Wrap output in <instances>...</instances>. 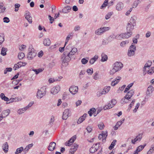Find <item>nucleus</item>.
I'll return each instance as SVG.
<instances>
[{
	"mask_svg": "<svg viewBox=\"0 0 154 154\" xmlns=\"http://www.w3.org/2000/svg\"><path fill=\"white\" fill-rule=\"evenodd\" d=\"M74 59L73 56L69 54V51H65L63 54L61 56V60L62 61L63 64H64L65 66L68 65V62L71 60V58Z\"/></svg>",
	"mask_w": 154,
	"mask_h": 154,
	"instance_id": "obj_1",
	"label": "nucleus"
},
{
	"mask_svg": "<svg viewBox=\"0 0 154 154\" xmlns=\"http://www.w3.org/2000/svg\"><path fill=\"white\" fill-rule=\"evenodd\" d=\"M46 93V88L45 87L43 86L40 89H38L37 93V97L38 98L41 99L45 95Z\"/></svg>",
	"mask_w": 154,
	"mask_h": 154,
	"instance_id": "obj_2",
	"label": "nucleus"
},
{
	"mask_svg": "<svg viewBox=\"0 0 154 154\" xmlns=\"http://www.w3.org/2000/svg\"><path fill=\"white\" fill-rule=\"evenodd\" d=\"M136 51V47L132 43L128 51V55L129 57H131L133 56L135 54V51Z\"/></svg>",
	"mask_w": 154,
	"mask_h": 154,
	"instance_id": "obj_3",
	"label": "nucleus"
},
{
	"mask_svg": "<svg viewBox=\"0 0 154 154\" xmlns=\"http://www.w3.org/2000/svg\"><path fill=\"white\" fill-rule=\"evenodd\" d=\"M29 53L28 54L27 58L29 60H31L34 58L36 55V53L34 51V49H32L29 48Z\"/></svg>",
	"mask_w": 154,
	"mask_h": 154,
	"instance_id": "obj_4",
	"label": "nucleus"
},
{
	"mask_svg": "<svg viewBox=\"0 0 154 154\" xmlns=\"http://www.w3.org/2000/svg\"><path fill=\"white\" fill-rule=\"evenodd\" d=\"M113 67L116 70L118 71L121 69L123 66V64L120 62H116L113 65Z\"/></svg>",
	"mask_w": 154,
	"mask_h": 154,
	"instance_id": "obj_5",
	"label": "nucleus"
},
{
	"mask_svg": "<svg viewBox=\"0 0 154 154\" xmlns=\"http://www.w3.org/2000/svg\"><path fill=\"white\" fill-rule=\"evenodd\" d=\"M60 87L59 85H57L56 86L53 87L51 90V93L53 94H57L60 90Z\"/></svg>",
	"mask_w": 154,
	"mask_h": 154,
	"instance_id": "obj_6",
	"label": "nucleus"
},
{
	"mask_svg": "<svg viewBox=\"0 0 154 154\" xmlns=\"http://www.w3.org/2000/svg\"><path fill=\"white\" fill-rule=\"evenodd\" d=\"M111 103L112 104V105H109V106H105L103 107L104 110H106L107 109H110L113 107L117 103V101L115 99H112L111 101Z\"/></svg>",
	"mask_w": 154,
	"mask_h": 154,
	"instance_id": "obj_7",
	"label": "nucleus"
},
{
	"mask_svg": "<svg viewBox=\"0 0 154 154\" xmlns=\"http://www.w3.org/2000/svg\"><path fill=\"white\" fill-rule=\"evenodd\" d=\"M78 88L77 86H73L69 88L70 92L72 94H75L78 91Z\"/></svg>",
	"mask_w": 154,
	"mask_h": 154,
	"instance_id": "obj_8",
	"label": "nucleus"
},
{
	"mask_svg": "<svg viewBox=\"0 0 154 154\" xmlns=\"http://www.w3.org/2000/svg\"><path fill=\"white\" fill-rule=\"evenodd\" d=\"M10 113V110L8 109L4 110L0 115V118L2 119L3 118H5L8 116Z\"/></svg>",
	"mask_w": 154,
	"mask_h": 154,
	"instance_id": "obj_9",
	"label": "nucleus"
},
{
	"mask_svg": "<svg viewBox=\"0 0 154 154\" xmlns=\"http://www.w3.org/2000/svg\"><path fill=\"white\" fill-rule=\"evenodd\" d=\"M56 145L55 143L53 142H51L48 147V149L51 151H53L55 149Z\"/></svg>",
	"mask_w": 154,
	"mask_h": 154,
	"instance_id": "obj_10",
	"label": "nucleus"
},
{
	"mask_svg": "<svg viewBox=\"0 0 154 154\" xmlns=\"http://www.w3.org/2000/svg\"><path fill=\"white\" fill-rule=\"evenodd\" d=\"M69 110L68 109H65L63 112L62 119L63 120H66L68 117L69 113Z\"/></svg>",
	"mask_w": 154,
	"mask_h": 154,
	"instance_id": "obj_11",
	"label": "nucleus"
},
{
	"mask_svg": "<svg viewBox=\"0 0 154 154\" xmlns=\"http://www.w3.org/2000/svg\"><path fill=\"white\" fill-rule=\"evenodd\" d=\"M25 65V63L20 62L15 64L14 68V70H16L18 68L21 67L22 66H24Z\"/></svg>",
	"mask_w": 154,
	"mask_h": 154,
	"instance_id": "obj_12",
	"label": "nucleus"
},
{
	"mask_svg": "<svg viewBox=\"0 0 154 154\" xmlns=\"http://www.w3.org/2000/svg\"><path fill=\"white\" fill-rule=\"evenodd\" d=\"M154 91L153 87L152 85H150L149 86L146 92V94L147 95H149L151 94L153 91Z\"/></svg>",
	"mask_w": 154,
	"mask_h": 154,
	"instance_id": "obj_13",
	"label": "nucleus"
},
{
	"mask_svg": "<svg viewBox=\"0 0 154 154\" xmlns=\"http://www.w3.org/2000/svg\"><path fill=\"white\" fill-rule=\"evenodd\" d=\"M146 144L144 145H140L137 147L136 150L134 152L133 154H138V153L141 151L145 146Z\"/></svg>",
	"mask_w": 154,
	"mask_h": 154,
	"instance_id": "obj_14",
	"label": "nucleus"
},
{
	"mask_svg": "<svg viewBox=\"0 0 154 154\" xmlns=\"http://www.w3.org/2000/svg\"><path fill=\"white\" fill-rule=\"evenodd\" d=\"M134 25L128 23L126 27L127 31L130 32H132V30L134 29Z\"/></svg>",
	"mask_w": 154,
	"mask_h": 154,
	"instance_id": "obj_15",
	"label": "nucleus"
},
{
	"mask_svg": "<svg viewBox=\"0 0 154 154\" xmlns=\"http://www.w3.org/2000/svg\"><path fill=\"white\" fill-rule=\"evenodd\" d=\"M71 7L69 6H66L64 7L62 10V11H60V12H62L64 13H67L69 12V10L71 9Z\"/></svg>",
	"mask_w": 154,
	"mask_h": 154,
	"instance_id": "obj_16",
	"label": "nucleus"
},
{
	"mask_svg": "<svg viewBox=\"0 0 154 154\" xmlns=\"http://www.w3.org/2000/svg\"><path fill=\"white\" fill-rule=\"evenodd\" d=\"M87 114L86 113L84 114L83 115L80 117L77 123L80 124L82 122L85 120L86 116Z\"/></svg>",
	"mask_w": 154,
	"mask_h": 154,
	"instance_id": "obj_17",
	"label": "nucleus"
},
{
	"mask_svg": "<svg viewBox=\"0 0 154 154\" xmlns=\"http://www.w3.org/2000/svg\"><path fill=\"white\" fill-rule=\"evenodd\" d=\"M134 90L132 89L128 92L127 93L126 95V96H127L129 99H130L131 97L134 94Z\"/></svg>",
	"mask_w": 154,
	"mask_h": 154,
	"instance_id": "obj_18",
	"label": "nucleus"
},
{
	"mask_svg": "<svg viewBox=\"0 0 154 154\" xmlns=\"http://www.w3.org/2000/svg\"><path fill=\"white\" fill-rule=\"evenodd\" d=\"M124 34L123 37H124V38H128L130 37L131 35L132 34V32L131 31H127L126 32L123 33Z\"/></svg>",
	"mask_w": 154,
	"mask_h": 154,
	"instance_id": "obj_19",
	"label": "nucleus"
},
{
	"mask_svg": "<svg viewBox=\"0 0 154 154\" xmlns=\"http://www.w3.org/2000/svg\"><path fill=\"white\" fill-rule=\"evenodd\" d=\"M123 4L122 2H119L116 6V9L118 11H120L123 8Z\"/></svg>",
	"mask_w": 154,
	"mask_h": 154,
	"instance_id": "obj_20",
	"label": "nucleus"
},
{
	"mask_svg": "<svg viewBox=\"0 0 154 154\" xmlns=\"http://www.w3.org/2000/svg\"><path fill=\"white\" fill-rule=\"evenodd\" d=\"M43 44L45 46H49L51 44V41L49 38H45L44 40Z\"/></svg>",
	"mask_w": 154,
	"mask_h": 154,
	"instance_id": "obj_21",
	"label": "nucleus"
},
{
	"mask_svg": "<svg viewBox=\"0 0 154 154\" xmlns=\"http://www.w3.org/2000/svg\"><path fill=\"white\" fill-rule=\"evenodd\" d=\"M2 149L5 152H7L8 151V146L7 142H6L2 146Z\"/></svg>",
	"mask_w": 154,
	"mask_h": 154,
	"instance_id": "obj_22",
	"label": "nucleus"
},
{
	"mask_svg": "<svg viewBox=\"0 0 154 154\" xmlns=\"http://www.w3.org/2000/svg\"><path fill=\"white\" fill-rule=\"evenodd\" d=\"M33 145V144L32 143L29 144L27 145L23 151V152L24 153L23 154H25L26 152L28 151L29 149L32 147Z\"/></svg>",
	"mask_w": 154,
	"mask_h": 154,
	"instance_id": "obj_23",
	"label": "nucleus"
},
{
	"mask_svg": "<svg viewBox=\"0 0 154 154\" xmlns=\"http://www.w3.org/2000/svg\"><path fill=\"white\" fill-rule=\"evenodd\" d=\"M102 59L101 60V61L102 62H104L106 61L108 59V57L107 55H106L105 53H102L101 54Z\"/></svg>",
	"mask_w": 154,
	"mask_h": 154,
	"instance_id": "obj_24",
	"label": "nucleus"
},
{
	"mask_svg": "<svg viewBox=\"0 0 154 154\" xmlns=\"http://www.w3.org/2000/svg\"><path fill=\"white\" fill-rule=\"evenodd\" d=\"M124 34L123 33H121L120 34H118L115 36V38L116 39L118 40H121L122 39L124 38V37H123Z\"/></svg>",
	"mask_w": 154,
	"mask_h": 154,
	"instance_id": "obj_25",
	"label": "nucleus"
},
{
	"mask_svg": "<svg viewBox=\"0 0 154 154\" xmlns=\"http://www.w3.org/2000/svg\"><path fill=\"white\" fill-rule=\"evenodd\" d=\"M103 33V30H102L101 27L97 29L95 32V34L97 35H100L101 34Z\"/></svg>",
	"mask_w": 154,
	"mask_h": 154,
	"instance_id": "obj_26",
	"label": "nucleus"
},
{
	"mask_svg": "<svg viewBox=\"0 0 154 154\" xmlns=\"http://www.w3.org/2000/svg\"><path fill=\"white\" fill-rule=\"evenodd\" d=\"M136 19V17L135 16H133L132 17L130 21H129L128 23H130L132 24H134V25H135L136 21H135V19Z\"/></svg>",
	"mask_w": 154,
	"mask_h": 154,
	"instance_id": "obj_27",
	"label": "nucleus"
},
{
	"mask_svg": "<svg viewBox=\"0 0 154 154\" xmlns=\"http://www.w3.org/2000/svg\"><path fill=\"white\" fill-rule=\"evenodd\" d=\"M77 51V50L76 48H73L70 51H69V54H70L73 56L75 54Z\"/></svg>",
	"mask_w": 154,
	"mask_h": 154,
	"instance_id": "obj_28",
	"label": "nucleus"
},
{
	"mask_svg": "<svg viewBox=\"0 0 154 154\" xmlns=\"http://www.w3.org/2000/svg\"><path fill=\"white\" fill-rule=\"evenodd\" d=\"M7 51V48H2L1 50V54L3 56H5L6 54V52Z\"/></svg>",
	"mask_w": 154,
	"mask_h": 154,
	"instance_id": "obj_29",
	"label": "nucleus"
},
{
	"mask_svg": "<svg viewBox=\"0 0 154 154\" xmlns=\"http://www.w3.org/2000/svg\"><path fill=\"white\" fill-rule=\"evenodd\" d=\"M23 150L24 149L23 147H21L20 148H17V149L16 151L15 152V154H18L21 152L22 151L23 152Z\"/></svg>",
	"mask_w": 154,
	"mask_h": 154,
	"instance_id": "obj_30",
	"label": "nucleus"
},
{
	"mask_svg": "<svg viewBox=\"0 0 154 154\" xmlns=\"http://www.w3.org/2000/svg\"><path fill=\"white\" fill-rule=\"evenodd\" d=\"M108 1L109 0H105L103 3L100 7L101 9H102L103 8L106 7L109 4Z\"/></svg>",
	"mask_w": 154,
	"mask_h": 154,
	"instance_id": "obj_31",
	"label": "nucleus"
},
{
	"mask_svg": "<svg viewBox=\"0 0 154 154\" xmlns=\"http://www.w3.org/2000/svg\"><path fill=\"white\" fill-rule=\"evenodd\" d=\"M129 99H129L127 96L125 95V97L122 99L121 101L125 103H128Z\"/></svg>",
	"mask_w": 154,
	"mask_h": 154,
	"instance_id": "obj_32",
	"label": "nucleus"
},
{
	"mask_svg": "<svg viewBox=\"0 0 154 154\" xmlns=\"http://www.w3.org/2000/svg\"><path fill=\"white\" fill-rule=\"evenodd\" d=\"M4 34L0 33V45H1L5 40Z\"/></svg>",
	"mask_w": 154,
	"mask_h": 154,
	"instance_id": "obj_33",
	"label": "nucleus"
},
{
	"mask_svg": "<svg viewBox=\"0 0 154 154\" xmlns=\"http://www.w3.org/2000/svg\"><path fill=\"white\" fill-rule=\"evenodd\" d=\"M116 142V140H114L112 142L110 145L109 147V149L110 150L112 149L114 146L115 145V143Z\"/></svg>",
	"mask_w": 154,
	"mask_h": 154,
	"instance_id": "obj_34",
	"label": "nucleus"
},
{
	"mask_svg": "<svg viewBox=\"0 0 154 154\" xmlns=\"http://www.w3.org/2000/svg\"><path fill=\"white\" fill-rule=\"evenodd\" d=\"M133 83H132L129 84L127 86V87L125 88V90L124 91V92L126 93L127 92V91H128L129 90L130 88H131L133 86Z\"/></svg>",
	"mask_w": 154,
	"mask_h": 154,
	"instance_id": "obj_35",
	"label": "nucleus"
},
{
	"mask_svg": "<svg viewBox=\"0 0 154 154\" xmlns=\"http://www.w3.org/2000/svg\"><path fill=\"white\" fill-rule=\"evenodd\" d=\"M97 149L94 146H92L90 149V152L91 153H94L97 150Z\"/></svg>",
	"mask_w": 154,
	"mask_h": 154,
	"instance_id": "obj_36",
	"label": "nucleus"
},
{
	"mask_svg": "<svg viewBox=\"0 0 154 154\" xmlns=\"http://www.w3.org/2000/svg\"><path fill=\"white\" fill-rule=\"evenodd\" d=\"M26 109L25 108H23L22 109H19L17 111L18 113L19 114H21L23 113L26 110Z\"/></svg>",
	"mask_w": 154,
	"mask_h": 154,
	"instance_id": "obj_37",
	"label": "nucleus"
},
{
	"mask_svg": "<svg viewBox=\"0 0 154 154\" xmlns=\"http://www.w3.org/2000/svg\"><path fill=\"white\" fill-rule=\"evenodd\" d=\"M25 56V54L22 52H20L19 53L18 57L19 59H23Z\"/></svg>",
	"mask_w": 154,
	"mask_h": 154,
	"instance_id": "obj_38",
	"label": "nucleus"
},
{
	"mask_svg": "<svg viewBox=\"0 0 154 154\" xmlns=\"http://www.w3.org/2000/svg\"><path fill=\"white\" fill-rule=\"evenodd\" d=\"M78 147V145L76 143H74L73 144V146H72V148L70 149L73 150V151H76Z\"/></svg>",
	"mask_w": 154,
	"mask_h": 154,
	"instance_id": "obj_39",
	"label": "nucleus"
},
{
	"mask_svg": "<svg viewBox=\"0 0 154 154\" xmlns=\"http://www.w3.org/2000/svg\"><path fill=\"white\" fill-rule=\"evenodd\" d=\"M115 38V36L112 35H110L107 39V40L108 41V42H111L112 40Z\"/></svg>",
	"mask_w": 154,
	"mask_h": 154,
	"instance_id": "obj_40",
	"label": "nucleus"
},
{
	"mask_svg": "<svg viewBox=\"0 0 154 154\" xmlns=\"http://www.w3.org/2000/svg\"><path fill=\"white\" fill-rule=\"evenodd\" d=\"M140 1L139 0H137L136 1H135L133 5V7L132 8H136L137 5L139 4V3L140 2Z\"/></svg>",
	"mask_w": 154,
	"mask_h": 154,
	"instance_id": "obj_41",
	"label": "nucleus"
},
{
	"mask_svg": "<svg viewBox=\"0 0 154 154\" xmlns=\"http://www.w3.org/2000/svg\"><path fill=\"white\" fill-rule=\"evenodd\" d=\"M112 14H113V12H109V13H108L105 16V18L106 20L108 19H109V18H110L111 17V16Z\"/></svg>",
	"mask_w": 154,
	"mask_h": 154,
	"instance_id": "obj_42",
	"label": "nucleus"
},
{
	"mask_svg": "<svg viewBox=\"0 0 154 154\" xmlns=\"http://www.w3.org/2000/svg\"><path fill=\"white\" fill-rule=\"evenodd\" d=\"M76 138V137L75 136H73L72 137L71 139H70L69 140L68 142L70 143H72L74 142Z\"/></svg>",
	"mask_w": 154,
	"mask_h": 154,
	"instance_id": "obj_43",
	"label": "nucleus"
},
{
	"mask_svg": "<svg viewBox=\"0 0 154 154\" xmlns=\"http://www.w3.org/2000/svg\"><path fill=\"white\" fill-rule=\"evenodd\" d=\"M25 18L27 20L29 23H31L32 22V17L30 15L28 17H25Z\"/></svg>",
	"mask_w": 154,
	"mask_h": 154,
	"instance_id": "obj_44",
	"label": "nucleus"
},
{
	"mask_svg": "<svg viewBox=\"0 0 154 154\" xmlns=\"http://www.w3.org/2000/svg\"><path fill=\"white\" fill-rule=\"evenodd\" d=\"M102 135H103V137L104 138V139L106 140V138L107 136V131H102V133L101 134Z\"/></svg>",
	"mask_w": 154,
	"mask_h": 154,
	"instance_id": "obj_45",
	"label": "nucleus"
},
{
	"mask_svg": "<svg viewBox=\"0 0 154 154\" xmlns=\"http://www.w3.org/2000/svg\"><path fill=\"white\" fill-rule=\"evenodd\" d=\"M99 128L100 130H102L103 129L104 127V125L103 123L100 122L98 125Z\"/></svg>",
	"mask_w": 154,
	"mask_h": 154,
	"instance_id": "obj_46",
	"label": "nucleus"
},
{
	"mask_svg": "<svg viewBox=\"0 0 154 154\" xmlns=\"http://www.w3.org/2000/svg\"><path fill=\"white\" fill-rule=\"evenodd\" d=\"M12 70V69L11 68H6L4 70V73L5 74H7L8 72H11Z\"/></svg>",
	"mask_w": 154,
	"mask_h": 154,
	"instance_id": "obj_47",
	"label": "nucleus"
},
{
	"mask_svg": "<svg viewBox=\"0 0 154 154\" xmlns=\"http://www.w3.org/2000/svg\"><path fill=\"white\" fill-rule=\"evenodd\" d=\"M147 73L149 74H152L154 72V67H152L148 71Z\"/></svg>",
	"mask_w": 154,
	"mask_h": 154,
	"instance_id": "obj_48",
	"label": "nucleus"
},
{
	"mask_svg": "<svg viewBox=\"0 0 154 154\" xmlns=\"http://www.w3.org/2000/svg\"><path fill=\"white\" fill-rule=\"evenodd\" d=\"M86 72L89 75H92L93 73V69L91 68L90 69H88L86 71Z\"/></svg>",
	"mask_w": 154,
	"mask_h": 154,
	"instance_id": "obj_49",
	"label": "nucleus"
},
{
	"mask_svg": "<svg viewBox=\"0 0 154 154\" xmlns=\"http://www.w3.org/2000/svg\"><path fill=\"white\" fill-rule=\"evenodd\" d=\"M101 28L103 30V33L106 31L109 30L110 29V27H101Z\"/></svg>",
	"mask_w": 154,
	"mask_h": 154,
	"instance_id": "obj_50",
	"label": "nucleus"
},
{
	"mask_svg": "<svg viewBox=\"0 0 154 154\" xmlns=\"http://www.w3.org/2000/svg\"><path fill=\"white\" fill-rule=\"evenodd\" d=\"M10 102L9 103H12L13 102H17L19 101L18 99L17 98H11L10 99Z\"/></svg>",
	"mask_w": 154,
	"mask_h": 154,
	"instance_id": "obj_51",
	"label": "nucleus"
},
{
	"mask_svg": "<svg viewBox=\"0 0 154 154\" xmlns=\"http://www.w3.org/2000/svg\"><path fill=\"white\" fill-rule=\"evenodd\" d=\"M98 72H96L94 74V79L95 80H97V79H100V77L98 76Z\"/></svg>",
	"mask_w": 154,
	"mask_h": 154,
	"instance_id": "obj_52",
	"label": "nucleus"
},
{
	"mask_svg": "<svg viewBox=\"0 0 154 154\" xmlns=\"http://www.w3.org/2000/svg\"><path fill=\"white\" fill-rule=\"evenodd\" d=\"M128 41H123L121 43L120 45L121 47H124L125 46L126 44H128Z\"/></svg>",
	"mask_w": 154,
	"mask_h": 154,
	"instance_id": "obj_53",
	"label": "nucleus"
},
{
	"mask_svg": "<svg viewBox=\"0 0 154 154\" xmlns=\"http://www.w3.org/2000/svg\"><path fill=\"white\" fill-rule=\"evenodd\" d=\"M118 71L117 70H116V69H115L114 67L110 71L109 73L110 75H113L116 72Z\"/></svg>",
	"mask_w": 154,
	"mask_h": 154,
	"instance_id": "obj_54",
	"label": "nucleus"
},
{
	"mask_svg": "<svg viewBox=\"0 0 154 154\" xmlns=\"http://www.w3.org/2000/svg\"><path fill=\"white\" fill-rule=\"evenodd\" d=\"M10 20L9 18L7 17H5L3 18V21L5 23H8Z\"/></svg>",
	"mask_w": 154,
	"mask_h": 154,
	"instance_id": "obj_55",
	"label": "nucleus"
},
{
	"mask_svg": "<svg viewBox=\"0 0 154 154\" xmlns=\"http://www.w3.org/2000/svg\"><path fill=\"white\" fill-rule=\"evenodd\" d=\"M34 103L33 101H32L30 103H29V104L27 105V106L25 107L26 110L27 109L31 107L34 104Z\"/></svg>",
	"mask_w": 154,
	"mask_h": 154,
	"instance_id": "obj_56",
	"label": "nucleus"
},
{
	"mask_svg": "<svg viewBox=\"0 0 154 154\" xmlns=\"http://www.w3.org/2000/svg\"><path fill=\"white\" fill-rule=\"evenodd\" d=\"M142 138V135L141 134H139L136 137V139H137V141H140Z\"/></svg>",
	"mask_w": 154,
	"mask_h": 154,
	"instance_id": "obj_57",
	"label": "nucleus"
},
{
	"mask_svg": "<svg viewBox=\"0 0 154 154\" xmlns=\"http://www.w3.org/2000/svg\"><path fill=\"white\" fill-rule=\"evenodd\" d=\"M81 62L82 64H85L88 63V60H86L85 58H83L81 60Z\"/></svg>",
	"mask_w": 154,
	"mask_h": 154,
	"instance_id": "obj_58",
	"label": "nucleus"
},
{
	"mask_svg": "<svg viewBox=\"0 0 154 154\" xmlns=\"http://www.w3.org/2000/svg\"><path fill=\"white\" fill-rule=\"evenodd\" d=\"M48 18L50 21V23H53V21L54 20V18L51 17L50 15L48 16Z\"/></svg>",
	"mask_w": 154,
	"mask_h": 154,
	"instance_id": "obj_59",
	"label": "nucleus"
},
{
	"mask_svg": "<svg viewBox=\"0 0 154 154\" xmlns=\"http://www.w3.org/2000/svg\"><path fill=\"white\" fill-rule=\"evenodd\" d=\"M119 81H113L111 83V85L112 86H114L116 84H117Z\"/></svg>",
	"mask_w": 154,
	"mask_h": 154,
	"instance_id": "obj_60",
	"label": "nucleus"
},
{
	"mask_svg": "<svg viewBox=\"0 0 154 154\" xmlns=\"http://www.w3.org/2000/svg\"><path fill=\"white\" fill-rule=\"evenodd\" d=\"M107 41V40L103 39L102 42V45H107L108 43Z\"/></svg>",
	"mask_w": 154,
	"mask_h": 154,
	"instance_id": "obj_61",
	"label": "nucleus"
},
{
	"mask_svg": "<svg viewBox=\"0 0 154 154\" xmlns=\"http://www.w3.org/2000/svg\"><path fill=\"white\" fill-rule=\"evenodd\" d=\"M110 87L109 86H108V87H105L104 88V89H105V90L106 91V93H107L110 90Z\"/></svg>",
	"mask_w": 154,
	"mask_h": 154,
	"instance_id": "obj_62",
	"label": "nucleus"
},
{
	"mask_svg": "<svg viewBox=\"0 0 154 154\" xmlns=\"http://www.w3.org/2000/svg\"><path fill=\"white\" fill-rule=\"evenodd\" d=\"M86 129L88 132L89 133L91 132L92 131V128L89 126H88L87 127Z\"/></svg>",
	"mask_w": 154,
	"mask_h": 154,
	"instance_id": "obj_63",
	"label": "nucleus"
},
{
	"mask_svg": "<svg viewBox=\"0 0 154 154\" xmlns=\"http://www.w3.org/2000/svg\"><path fill=\"white\" fill-rule=\"evenodd\" d=\"M30 15V13L28 11H26L25 12V14L24 15V16L25 17H27V16L28 17L29 15Z\"/></svg>",
	"mask_w": 154,
	"mask_h": 154,
	"instance_id": "obj_64",
	"label": "nucleus"
}]
</instances>
